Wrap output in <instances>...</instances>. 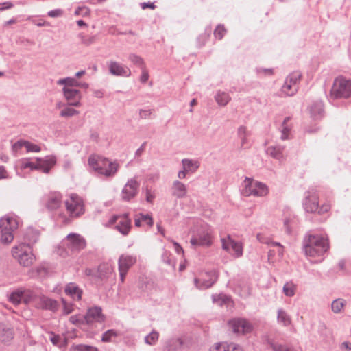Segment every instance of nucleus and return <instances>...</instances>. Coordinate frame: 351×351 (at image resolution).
I'll return each instance as SVG.
<instances>
[{
    "label": "nucleus",
    "mask_w": 351,
    "mask_h": 351,
    "mask_svg": "<svg viewBox=\"0 0 351 351\" xmlns=\"http://www.w3.org/2000/svg\"><path fill=\"white\" fill-rule=\"evenodd\" d=\"M64 11L62 9H55L48 12L47 15L51 18L60 17L63 15Z\"/></svg>",
    "instance_id": "nucleus-56"
},
{
    "label": "nucleus",
    "mask_w": 351,
    "mask_h": 351,
    "mask_svg": "<svg viewBox=\"0 0 351 351\" xmlns=\"http://www.w3.org/2000/svg\"><path fill=\"white\" fill-rule=\"evenodd\" d=\"M186 193V186L183 183L177 181V197H182L185 196Z\"/></svg>",
    "instance_id": "nucleus-51"
},
{
    "label": "nucleus",
    "mask_w": 351,
    "mask_h": 351,
    "mask_svg": "<svg viewBox=\"0 0 351 351\" xmlns=\"http://www.w3.org/2000/svg\"><path fill=\"white\" fill-rule=\"evenodd\" d=\"M140 216H141L142 222L145 223L150 228L153 226L154 220L150 215L140 213Z\"/></svg>",
    "instance_id": "nucleus-54"
},
{
    "label": "nucleus",
    "mask_w": 351,
    "mask_h": 351,
    "mask_svg": "<svg viewBox=\"0 0 351 351\" xmlns=\"http://www.w3.org/2000/svg\"><path fill=\"white\" fill-rule=\"evenodd\" d=\"M75 350L77 351H98V349L96 347L85 344L76 345L75 346Z\"/></svg>",
    "instance_id": "nucleus-52"
},
{
    "label": "nucleus",
    "mask_w": 351,
    "mask_h": 351,
    "mask_svg": "<svg viewBox=\"0 0 351 351\" xmlns=\"http://www.w3.org/2000/svg\"><path fill=\"white\" fill-rule=\"evenodd\" d=\"M38 238V231L32 228H27L24 234V241L25 243H27L25 244L29 245L30 247L32 245L37 242Z\"/></svg>",
    "instance_id": "nucleus-27"
},
{
    "label": "nucleus",
    "mask_w": 351,
    "mask_h": 351,
    "mask_svg": "<svg viewBox=\"0 0 351 351\" xmlns=\"http://www.w3.org/2000/svg\"><path fill=\"white\" fill-rule=\"evenodd\" d=\"M25 148L27 152H39L40 151V147L29 141H27Z\"/></svg>",
    "instance_id": "nucleus-55"
},
{
    "label": "nucleus",
    "mask_w": 351,
    "mask_h": 351,
    "mask_svg": "<svg viewBox=\"0 0 351 351\" xmlns=\"http://www.w3.org/2000/svg\"><path fill=\"white\" fill-rule=\"evenodd\" d=\"M78 37L80 38L81 43L86 46L90 45L94 43L96 40L95 36H85L82 33L78 34Z\"/></svg>",
    "instance_id": "nucleus-47"
},
{
    "label": "nucleus",
    "mask_w": 351,
    "mask_h": 351,
    "mask_svg": "<svg viewBox=\"0 0 351 351\" xmlns=\"http://www.w3.org/2000/svg\"><path fill=\"white\" fill-rule=\"evenodd\" d=\"M66 210L71 217H79L84 213L83 199L76 194H72L65 202Z\"/></svg>",
    "instance_id": "nucleus-7"
},
{
    "label": "nucleus",
    "mask_w": 351,
    "mask_h": 351,
    "mask_svg": "<svg viewBox=\"0 0 351 351\" xmlns=\"http://www.w3.org/2000/svg\"><path fill=\"white\" fill-rule=\"evenodd\" d=\"M223 250L231 253L236 258L243 255V245L241 242L235 241L230 235L221 239Z\"/></svg>",
    "instance_id": "nucleus-8"
},
{
    "label": "nucleus",
    "mask_w": 351,
    "mask_h": 351,
    "mask_svg": "<svg viewBox=\"0 0 351 351\" xmlns=\"http://www.w3.org/2000/svg\"><path fill=\"white\" fill-rule=\"evenodd\" d=\"M19 227L17 219L12 216H5L0 219V229L14 232Z\"/></svg>",
    "instance_id": "nucleus-23"
},
{
    "label": "nucleus",
    "mask_w": 351,
    "mask_h": 351,
    "mask_svg": "<svg viewBox=\"0 0 351 351\" xmlns=\"http://www.w3.org/2000/svg\"><path fill=\"white\" fill-rule=\"evenodd\" d=\"M267 343L272 348L274 351H290V348L287 346L278 343L274 340L269 338L267 339Z\"/></svg>",
    "instance_id": "nucleus-41"
},
{
    "label": "nucleus",
    "mask_w": 351,
    "mask_h": 351,
    "mask_svg": "<svg viewBox=\"0 0 351 351\" xmlns=\"http://www.w3.org/2000/svg\"><path fill=\"white\" fill-rule=\"evenodd\" d=\"M346 302L342 298L334 300L331 304V308L333 313H339L345 306Z\"/></svg>",
    "instance_id": "nucleus-35"
},
{
    "label": "nucleus",
    "mask_w": 351,
    "mask_h": 351,
    "mask_svg": "<svg viewBox=\"0 0 351 351\" xmlns=\"http://www.w3.org/2000/svg\"><path fill=\"white\" fill-rule=\"evenodd\" d=\"M128 59L134 65L138 66L141 69L145 67L143 59L136 53H130Z\"/></svg>",
    "instance_id": "nucleus-38"
},
{
    "label": "nucleus",
    "mask_w": 351,
    "mask_h": 351,
    "mask_svg": "<svg viewBox=\"0 0 351 351\" xmlns=\"http://www.w3.org/2000/svg\"><path fill=\"white\" fill-rule=\"evenodd\" d=\"M26 143H27V141H25V140H19V141H16L12 146L13 149L15 151H18L23 147H25Z\"/></svg>",
    "instance_id": "nucleus-61"
},
{
    "label": "nucleus",
    "mask_w": 351,
    "mask_h": 351,
    "mask_svg": "<svg viewBox=\"0 0 351 351\" xmlns=\"http://www.w3.org/2000/svg\"><path fill=\"white\" fill-rule=\"evenodd\" d=\"M136 263V258L129 255H121L119 258V271L121 282H124L128 269Z\"/></svg>",
    "instance_id": "nucleus-15"
},
{
    "label": "nucleus",
    "mask_w": 351,
    "mask_h": 351,
    "mask_svg": "<svg viewBox=\"0 0 351 351\" xmlns=\"http://www.w3.org/2000/svg\"><path fill=\"white\" fill-rule=\"evenodd\" d=\"M285 147L282 145L269 146L266 149V153L272 158L281 160L284 158Z\"/></svg>",
    "instance_id": "nucleus-26"
},
{
    "label": "nucleus",
    "mask_w": 351,
    "mask_h": 351,
    "mask_svg": "<svg viewBox=\"0 0 351 351\" xmlns=\"http://www.w3.org/2000/svg\"><path fill=\"white\" fill-rule=\"evenodd\" d=\"M62 196L59 192H51L44 197L45 207L49 211L57 210L62 204Z\"/></svg>",
    "instance_id": "nucleus-13"
},
{
    "label": "nucleus",
    "mask_w": 351,
    "mask_h": 351,
    "mask_svg": "<svg viewBox=\"0 0 351 351\" xmlns=\"http://www.w3.org/2000/svg\"><path fill=\"white\" fill-rule=\"evenodd\" d=\"M291 117H287L284 119L281 126H280V132H281V136L280 138L282 140H287L289 138V135L291 130V125L288 123V122L290 121Z\"/></svg>",
    "instance_id": "nucleus-30"
},
{
    "label": "nucleus",
    "mask_w": 351,
    "mask_h": 351,
    "mask_svg": "<svg viewBox=\"0 0 351 351\" xmlns=\"http://www.w3.org/2000/svg\"><path fill=\"white\" fill-rule=\"evenodd\" d=\"M88 163L95 171L106 178L114 177L119 168L117 161L112 162L108 158L97 155L90 156Z\"/></svg>",
    "instance_id": "nucleus-2"
},
{
    "label": "nucleus",
    "mask_w": 351,
    "mask_h": 351,
    "mask_svg": "<svg viewBox=\"0 0 351 351\" xmlns=\"http://www.w3.org/2000/svg\"><path fill=\"white\" fill-rule=\"evenodd\" d=\"M310 113L311 117L315 119H319L324 114V105L321 101L314 102L310 106Z\"/></svg>",
    "instance_id": "nucleus-25"
},
{
    "label": "nucleus",
    "mask_w": 351,
    "mask_h": 351,
    "mask_svg": "<svg viewBox=\"0 0 351 351\" xmlns=\"http://www.w3.org/2000/svg\"><path fill=\"white\" fill-rule=\"evenodd\" d=\"M85 322L88 324L95 322L102 323L105 320V316L102 313V309L99 306H94L88 309L84 316Z\"/></svg>",
    "instance_id": "nucleus-17"
},
{
    "label": "nucleus",
    "mask_w": 351,
    "mask_h": 351,
    "mask_svg": "<svg viewBox=\"0 0 351 351\" xmlns=\"http://www.w3.org/2000/svg\"><path fill=\"white\" fill-rule=\"evenodd\" d=\"M212 300L213 303L220 306L228 304L230 302V298L224 294L213 295Z\"/></svg>",
    "instance_id": "nucleus-34"
},
{
    "label": "nucleus",
    "mask_w": 351,
    "mask_h": 351,
    "mask_svg": "<svg viewBox=\"0 0 351 351\" xmlns=\"http://www.w3.org/2000/svg\"><path fill=\"white\" fill-rule=\"evenodd\" d=\"M12 255L20 265L26 267L32 265L36 260L32 247L25 243L14 246L12 249Z\"/></svg>",
    "instance_id": "nucleus-4"
},
{
    "label": "nucleus",
    "mask_w": 351,
    "mask_h": 351,
    "mask_svg": "<svg viewBox=\"0 0 351 351\" xmlns=\"http://www.w3.org/2000/svg\"><path fill=\"white\" fill-rule=\"evenodd\" d=\"M14 7V4L10 1L0 3V11L8 10Z\"/></svg>",
    "instance_id": "nucleus-63"
},
{
    "label": "nucleus",
    "mask_w": 351,
    "mask_h": 351,
    "mask_svg": "<svg viewBox=\"0 0 351 351\" xmlns=\"http://www.w3.org/2000/svg\"><path fill=\"white\" fill-rule=\"evenodd\" d=\"M229 343L223 342L215 343L209 351H229Z\"/></svg>",
    "instance_id": "nucleus-48"
},
{
    "label": "nucleus",
    "mask_w": 351,
    "mask_h": 351,
    "mask_svg": "<svg viewBox=\"0 0 351 351\" xmlns=\"http://www.w3.org/2000/svg\"><path fill=\"white\" fill-rule=\"evenodd\" d=\"M117 336V333L114 330H108L103 334L101 341L104 342H110L111 341L112 337Z\"/></svg>",
    "instance_id": "nucleus-49"
},
{
    "label": "nucleus",
    "mask_w": 351,
    "mask_h": 351,
    "mask_svg": "<svg viewBox=\"0 0 351 351\" xmlns=\"http://www.w3.org/2000/svg\"><path fill=\"white\" fill-rule=\"evenodd\" d=\"M36 305L38 308L49 310L53 312L56 311L59 306L58 302L56 300L45 295H42L38 298Z\"/></svg>",
    "instance_id": "nucleus-21"
},
{
    "label": "nucleus",
    "mask_w": 351,
    "mask_h": 351,
    "mask_svg": "<svg viewBox=\"0 0 351 351\" xmlns=\"http://www.w3.org/2000/svg\"><path fill=\"white\" fill-rule=\"evenodd\" d=\"M256 238L259 242L271 246V242L272 241L269 238L265 237L263 234L260 233L257 234Z\"/></svg>",
    "instance_id": "nucleus-58"
},
{
    "label": "nucleus",
    "mask_w": 351,
    "mask_h": 351,
    "mask_svg": "<svg viewBox=\"0 0 351 351\" xmlns=\"http://www.w3.org/2000/svg\"><path fill=\"white\" fill-rule=\"evenodd\" d=\"M295 286L291 282H286L282 288L283 293L287 297H292L295 293Z\"/></svg>",
    "instance_id": "nucleus-42"
},
{
    "label": "nucleus",
    "mask_w": 351,
    "mask_h": 351,
    "mask_svg": "<svg viewBox=\"0 0 351 351\" xmlns=\"http://www.w3.org/2000/svg\"><path fill=\"white\" fill-rule=\"evenodd\" d=\"M228 326L232 332L237 335H245L251 332L252 326L245 319L235 318L228 322Z\"/></svg>",
    "instance_id": "nucleus-9"
},
{
    "label": "nucleus",
    "mask_w": 351,
    "mask_h": 351,
    "mask_svg": "<svg viewBox=\"0 0 351 351\" xmlns=\"http://www.w3.org/2000/svg\"><path fill=\"white\" fill-rule=\"evenodd\" d=\"M57 84L58 85H65L64 87H78L80 86V82H77L75 78L73 77H66L63 79H60L58 80Z\"/></svg>",
    "instance_id": "nucleus-37"
},
{
    "label": "nucleus",
    "mask_w": 351,
    "mask_h": 351,
    "mask_svg": "<svg viewBox=\"0 0 351 351\" xmlns=\"http://www.w3.org/2000/svg\"><path fill=\"white\" fill-rule=\"evenodd\" d=\"M141 70H142V73L140 77V81L142 83H145L148 80L149 74H148V72L145 69V68H143Z\"/></svg>",
    "instance_id": "nucleus-64"
},
{
    "label": "nucleus",
    "mask_w": 351,
    "mask_h": 351,
    "mask_svg": "<svg viewBox=\"0 0 351 351\" xmlns=\"http://www.w3.org/2000/svg\"><path fill=\"white\" fill-rule=\"evenodd\" d=\"M182 169L179 171L177 176L180 179H184L186 177V174L194 173L199 167V162L196 160L183 159L182 160Z\"/></svg>",
    "instance_id": "nucleus-14"
},
{
    "label": "nucleus",
    "mask_w": 351,
    "mask_h": 351,
    "mask_svg": "<svg viewBox=\"0 0 351 351\" xmlns=\"http://www.w3.org/2000/svg\"><path fill=\"white\" fill-rule=\"evenodd\" d=\"M22 167L24 169L30 168L31 169H37V167H36L37 162H33L25 161V162H23Z\"/></svg>",
    "instance_id": "nucleus-62"
},
{
    "label": "nucleus",
    "mask_w": 351,
    "mask_h": 351,
    "mask_svg": "<svg viewBox=\"0 0 351 351\" xmlns=\"http://www.w3.org/2000/svg\"><path fill=\"white\" fill-rule=\"evenodd\" d=\"M277 320L278 322L282 324L284 326H288L291 323V319L290 316L287 314V313L282 309L279 308L277 311Z\"/></svg>",
    "instance_id": "nucleus-31"
},
{
    "label": "nucleus",
    "mask_w": 351,
    "mask_h": 351,
    "mask_svg": "<svg viewBox=\"0 0 351 351\" xmlns=\"http://www.w3.org/2000/svg\"><path fill=\"white\" fill-rule=\"evenodd\" d=\"M302 77V74L298 71L291 73L287 77L285 81L293 85H298V82Z\"/></svg>",
    "instance_id": "nucleus-44"
},
{
    "label": "nucleus",
    "mask_w": 351,
    "mask_h": 351,
    "mask_svg": "<svg viewBox=\"0 0 351 351\" xmlns=\"http://www.w3.org/2000/svg\"><path fill=\"white\" fill-rule=\"evenodd\" d=\"M69 321L73 324H80L85 322L84 317H79L77 315H72L69 318Z\"/></svg>",
    "instance_id": "nucleus-57"
},
{
    "label": "nucleus",
    "mask_w": 351,
    "mask_h": 351,
    "mask_svg": "<svg viewBox=\"0 0 351 351\" xmlns=\"http://www.w3.org/2000/svg\"><path fill=\"white\" fill-rule=\"evenodd\" d=\"M132 228V221L129 217V213H125L120 215V219L115 226V229L122 235L127 236Z\"/></svg>",
    "instance_id": "nucleus-19"
},
{
    "label": "nucleus",
    "mask_w": 351,
    "mask_h": 351,
    "mask_svg": "<svg viewBox=\"0 0 351 351\" xmlns=\"http://www.w3.org/2000/svg\"><path fill=\"white\" fill-rule=\"evenodd\" d=\"M303 243L304 252L309 256H322L329 247L328 239L319 235L308 234Z\"/></svg>",
    "instance_id": "nucleus-3"
},
{
    "label": "nucleus",
    "mask_w": 351,
    "mask_h": 351,
    "mask_svg": "<svg viewBox=\"0 0 351 351\" xmlns=\"http://www.w3.org/2000/svg\"><path fill=\"white\" fill-rule=\"evenodd\" d=\"M90 14V10L86 6L78 7L75 11V15L82 16L83 17L89 16Z\"/></svg>",
    "instance_id": "nucleus-50"
},
{
    "label": "nucleus",
    "mask_w": 351,
    "mask_h": 351,
    "mask_svg": "<svg viewBox=\"0 0 351 351\" xmlns=\"http://www.w3.org/2000/svg\"><path fill=\"white\" fill-rule=\"evenodd\" d=\"M8 230H9L0 229L1 241L2 243L10 244L14 240V232Z\"/></svg>",
    "instance_id": "nucleus-36"
},
{
    "label": "nucleus",
    "mask_w": 351,
    "mask_h": 351,
    "mask_svg": "<svg viewBox=\"0 0 351 351\" xmlns=\"http://www.w3.org/2000/svg\"><path fill=\"white\" fill-rule=\"evenodd\" d=\"M271 246L278 247V249L276 252L278 257L280 258L283 256L284 250L282 245L278 242H271Z\"/></svg>",
    "instance_id": "nucleus-60"
},
{
    "label": "nucleus",
    "mask_w": 351,
    "mask_h": 351,
    "mask_svg": "<svg viewBox=\"0 0 351 351\" xmlns=\"http://www.w3.org/2000/svg\"><path fill=\"white\" fill-rule=\"evenodd\" d=\"M218 278L215 271H210L202 274L199 278H195V286L199 289H206L211 287Z\"/></svg>",
    "instance_id": "nucleus-11"
},
{
    "label": "nucleus",
    "mask_w": 351,
    "mask_h": 351,
    "mask_svg": "<svg viewBox=\"0 0 351 351\" xmlns=\"http://www.w3.org/2000/svg\"><path fill=\"white\" fill-rule=\"evenodd\" d=\"M65 293L74 300H80L82 298V290L75 283L70 282L65 287Z\"/></svg>",
    "instance_id": "nucleus-24"
},
{
    "label": "nucleus",
    "mask_w": 351,
    "mask_h": 351,
    "mask_svg": "<svg viewBox=\"0 0 351 351\" xmlns=\"http://www.w3.org/2000/svg\"><path fill=\"white\" fill-rule=\"evenodd\" d=\"M112 267L109 264H100L98 267L99 277L101 279L108 278L112 273Z\"/></svg>",
    "instance_id": "nucleus-33"
},
{
    "label": "nucleus",
    "mask_w": 351,
    "mask_h": 351,
    "mask_svg": "<svg viewBox=\"0 0 351 351\" xmlns=\"http://www.w3.org/2000/svg\"><path fill=\"white\" fill-rule=\"evenodd\" d=\"M79 114V111L69 106H65L60 113V117L69 118Z\"/></svg>",
    "instance_id": "nucleus-43"
},
{
    "label": "nucleus",
    "mask_w": 351,
    "mask_h": 351,
    "mask_svg": "<svg viewBox=\"0 0 351 351\" xmlns=\"http://www.w3.org/2000/svg\"><path fill=\"white\" fill-rule=\"evenodd\" d=\"M62 90L69 106H79L80 105L81 93L80 90L70 87H64Z\"/></svg>",
    "instance_id": "nucleus-18"
},
{
    "label": "nucleus",
    "mask_w": 351,
    "mask_h": 351,
    "mask_svg": "<svg viewBox=\"0 0 351 351\" xmlns=\"http://www.w3.org/2000/svg\"><path fill=\"white\" fill-rule=\"evenodd\" d=\"M215 99L219 106H225L229 103L231 97L228 93L218 90L215 96Z\"/></svg>",
    "instance_id": "nucleus-29"
},
{
    "label": "nucleus",
    "mask_w": 351,
    "mask_h": 351,
    "mask_svg": "<svg viewBox=\"0 0 351 351\" xmlns=\"http://www.w3.org/2000/svg\"><path fill=\"white\" fill-rule=\"evenodd\" d=\"M139 183L133 178L128 180L121 192L123 200L128 202L136 197L138 193Z\"/></svg>",
    "instance_id": "nucleus-12"
},
{
    "label": "nucleus",
    "mask_w": 351,
    "mask_h": 351,
    "mask_svg": "<svg viewBox=\"0 0 351 351\" xmlns=\"http://www.w3.org/2000/svg\"><path fill=\"white\" fill-rule=\"evenodd\" d=\"M67 248L73 252H79L86 245V240L80 234L70 233L66 237Z\"/></svg>",
    "instance_id": "nucleus-10"
},
{
    "label": "nucleus",
    "mask_w": 351,
    "mask_h": 351,
    "mask_svg": "<svg viewBox=\"0 0 351 351\" xmlns=\"http://www.w3.org/2000/svg\"><path fill=\"white\" fill-rule=\"evenodd\" d=\"M159 334L153 330L149 335L145 336V342L148 345H154L158 340Z\"/></svg>",
    "instance_id": "nucleus-45"
},
{
    "label": "nucleus",
    "mask_w": 351,
    "mask_h": 351,
    "mask_svg": "<svg viewBox=\"0 0 351 351\" xmlns=\"http://www.w3.org/2000/svg\"><path fill=\"white\" fill-rule=\"evenodd\" d=\"M56 162V158L53 156H48L45 158H37V169L43 173H49Z\"/></svg>",
    "instance_id": "nucleus-22"
},
{
    "label": "nucleus",
    "mask_w": 351,
    "mask_h": 351,
    "mask_svg": "<svg viewBox=\"0 0 351 351\" xmlns=\"http://www.w3.org/2000/svg\"><path fill=\"white\" fill-rule=\"evenodd\" d=\"M109 72L115 76L129 77L131 75V71L129 68L115 61L110 62Z\"/></svg>",
    "instance_id": "nucleus-20"
},
{
    "label": "nucleus",
    "mask_w": 351,
    "mask_h": 351,
    "mask_svg": "<svg viewBox=\"0 0 351 351\" xmlns=\"http://www.w3.org/2000/svg\"><path fill=\"white\" fill-rule=\"evenodd\" d=\"M22 302L25 304H28L34 300H36V302H38V298L32 291H22Z\"/></svg>",
    "instance_id": "nucleus-39"
},
{
    "label": "nucleus",
    "mask_w": 351,
    "mask_h": 351,
    "mask_svg": "<svg viewBox=\"0 0 351 351\" xmlns=\"http://www.w3.org/2000/svg\"><path fill=\"white\" fill-rule=\"evenodd\" d=\"M153 112L152 110H140L139 111V117L141 119H147L150 118L151 115Z\"/></svg>",
    "instance_id": "nucleus-59"
},
{
    "label": "nucleus",
    "mask_w": 351,
    "mask_h": 351,
    "mask_svg": "<svg viewBox=\"0 0 351 351\" xmlns=\"http://www.w3.org/2000/svg\"><path fill=\"white\" fill-rule=\"evenodd\" d=\"M238 136L241 140V147L244 149H246L250 147V141L248 137L250 136V133L247 130V128L245 126H240L238 129Z\"/></svg>",
    "instance_id": "nucleus-28"
},
{
    "label": "nucleus",
    "mask_w": 351,
    "mask_h": 351,
    "mask_svg": "<svg viewBox=\"0 0 351 351\" xmlns=\"http://www.w3.org/2000/svg\"><path fill=\"white\" fill-rule=\"evenodd\" d=\"M50 341L54 346L62 347L66 343V339L60 335H56L52 332L50 333Z\"/></svg>",
    "instance_id": "nucleus-40"
},
{
    "label": "nucleus",
    "mask_w": 351,
    "mask_h": 351,
    "mask_svg": "<svg viewBox=\"0 0 351 351\" xmlns=\"http://www.w3.org/2000/svg\"><path fill=\"white\" fill-rule=\"evenodd\" d=\"M22 291L12 292L9 298L10 301L14 305H18L22 302Z\"/></svg>",
    "instance_id": "nucleus-46"
},
{
    "label": "nucleus",
    "mask_w": 351,
    "mask_h": 351,
    "mask_svg": "<svg viewBox=\"0 0 351 351\" xmlns=\"http://www.w3.org/2000/svg\"><path fill=\"white\" fill-rule=\"evenodd\" d=\"M298 88V85H293L289 84L288 82L285 81V83L281 88V92L286 96H293L297 93Z\"/></svg>",
    "instance_id": "nucleus-32"
},
{
    "label": "nucleus",
    "mask_w": 351,
    "mask_h": 351,
    "mask_svg": "<svg viewBox=\"0 0 351 351\" xmlns=\"http://www.w3.org/2000/svg\"><path fill=\"white\" fill-rule=\"evenodd\" d=\"M242 193L246 197H263L268 193V188L266 184L246 177L243 182Z\"/></svg>",
    "instance_id": "nucleus-6"
},
{
    "label": "nucleus",
    "mask_w": 351,
    "mask_h": 351,
    "mask_svg": "<svg viewBox=\"0 0 351 351\" xmlns=\"http://www.w3.org/2000/svg\"><path fill=\"white\" fill-rule=\"evenodd\" d=\"M330 97L334 99L351 97V80L342 76L336 77L330 90Z\"/></svg>",
    "instance_id": "nucleus-5"
},
{
    "label": "nucleus",
    "mask_w": 351,
    "mask_h": 351,
    "mask_svg": "<svg viewBox=\"0 0 351 351\" xmlns=\"http://www.w3.org/2000/svg\"><path fill=\"white\" fill-rule=\"evenodd\" d=\"M192 237L191 243L193 246L208 247L212 244V230L210 227L200 219H192Z\"/></svg>",
    "instance_id": "nucleus-1"
},
{
    "label": "nucleus",
    "mask_w": 351,
    "mask_h": 351,
    "mask_svg": "<svg viewBox=\"0 0 351 351\" xmlns=\"http://www.w3.org/2000/svg\"><path fill=\"white\" fill-rule=\"evenodd\" d=\"M226 32L223 25H219L214 31V35L216 38L221 40L224 36Z\"/></svg>",
    "instance_id": "nucleus-53"
},
{
    "label": "nucleus",
    "mask_w": 351,
    "mask_h": 351,
    "mask_svg": "<svg viewBox=\"0 0 351 351\" xmlns=\"http://www.w3.org/2000/svg\"><path fill=\"white\" fill-rule=\"evenodd\" d=\"M304 210L308 213H317L319 209L318 197L314 191H307L303 202Z\"/></svg>",
    "instance_id": "nucleus-16"
}]
</instances>
